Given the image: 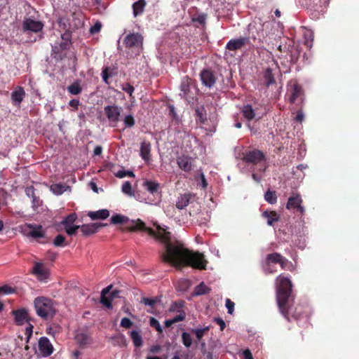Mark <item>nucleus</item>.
<instances>
[{"label": "nucleus", "instance_id": "53", "mask_svg": "<svg viewBox=\"0 0 359 359\" xmlns=\"http://www.w3.org/2000/svg\"><path fill=\"white\" fill-rule=\"evenodd\" d=\"M72 39V32L67 30L61 35V41H66L70 44H72L71 41Z\"/></svg>", "mask_w": 359, "mask_h": 359}, {"label": "nucleus", "instance_id": "44", "mask_svg": "<svg viewBox=\"0 0 359 359\" xmlns=\"http://www.w3.org/2000/svg\"><path fill=\"white\" fill-rule=\"evenodd\" d=\"M182 340L183 344L187 348L190 347L191 346V344H192L191 337L190 334H189V333H187L186 332H182Z\"/></svg>", "mask_w": 359, "mask_h": 359}, {"label": "nucleus", "instance_id": "40", "mask_svg": "<svg viewBox=\"0 0 359 359\" xmlns=\"http://www.w3.org/2000/svg\"><path fill=\"white\" fill-rule=\"evenodd\" d=\"M53 243L55 247H64L68 245L66 242L65 237L62 234H58L54 238Z\"/></svg>", "mask_w": 359, "mask_h": 359}, {"label": "nucleus", "instance_id": "28", "mask_svg": "<svg viewBox=\"0 0 359 359\" xmlns=\"http://www.w3.org/2000/svg\"><path fill=\"white\" fill-rule=\"evenodd\" d=\"M143 187L145 188L147 191H148L151 194H154L158 192L160 184L155 181L146 180L143 183Z\"/></svg>", "mask_w": 359, "mask_h": 359}, {"label": "nucleus", "instance_id": "41", "mask_svg": "<svg viewBox=\"0 0 359 359\" xmlns=\"http://www.w3.org/2000/svg\"><path fill=\"white\" fill-rule=\"evenodd\" d=\"M195 111L198 121L204 123L207 121V114L204 107H198Z\"/></svg>", "mask_w": 359, "mask_h": 359}, {"label": "nucleus", "instance_id": "8", "mask_svg": "<svg viewBox=\"0 0 359 359\" xmlns=\"http://www.w3.org/2000/svg\"><path fill=\"white\" fill-rule=\"evenodd\" d=\"M243 160L247 163L257 165L262 161H265L266 157L262 151L257 149H254L247 151L244 154Z\"/></svg>", "mask_w": 359, "mask_h": 359}, {"label": "nucleus", "instance_id": "27", "mask_svg": "<svg viewBox=\"0 0 359 359\" xmlns=\"http://www.w3.org/2000/svg\"><path fill=\"white\" fill-rule=\"evenodd\" d=\"M75 340L80 346H85L91 342V339L86 332L77 333L75 336Z\"/></svg>", "mask_w": 359, "mask_h": 359}, {"label": "nucleus", "instance_id": "19", "mask_svg": "<svg viewBox=\"0 0 359 359\" xmlns=\"http://www.w3.org/2000/svg\"><path fill=\"white\" fill-rule=\"evenodd\" d=\"M177 163L180 169L184 172H189L192 170L191 158L188 156L182 155L177 158Z\"/></svg>", "mask_w": 359, "mask_h": 359}, {"label": "nucleus", "instance_id": "20", "mask_svg": "<svg viewBox=\"0 0 359 359\" xmlns=\"http://www.w3.org/2000/svg\"><path fill=\"white\" fill-rule=\"evenodd\" d=\"M151 145L149 142L144 141L141 143L140 146V156L146 162L148 163L150 161V152Z\"/></svg>", "mask_w": 359, "mask_h": 359}, {"label": "nucleus", "instance_id": "54", "mask_svg": "<svg viewBox=\"0 0 359 359\" xmlns=\"http://www.w3.org/2000/svg\"><path fill=\"white\" fill-rule=\"evenodd\" d=\"M120 325L124 328L128 329L133 325V322L128 318L121 319Z\"/></svg>", "mask_w": 359, "mask_h": 359}, {"label": "nucleus", "instance_id": "58", "mask_svg": "<svg viewBox=\"0 0 359 359\" xmlns=\"http://www.w3.org/2000/svg\"><path fill=\"white\" fill-rule=\"evenodd\" d=\"M180 314L176 316L175 318H172V320H173V323H176L177 322H180V321H182L185 319V313L184 311H181L180 312H179Z\"/></svg>", "mask_w": 359, "mask_h": 359}, {"label": "nucleus", "instance_id": "47", "mask_svg": "<svg viewBox=\"0 0 359 359\" xmlns=\"http://www.w3.org/2000/svg\"><path fill=\"white\" fill-rule=\"evenodd\" d=\"M207 19V14L201 13L192 18V21L199 23L201 25H205Z\"/></svg>", "mask_w": 359, "mask_h": 359}, {"label": "nucleus", "instance_id": "51", "mask_svg": "<svg viewBox=\"0 0 359 359\" xmlns=\"http://www.w3.org/2000/svg\"><path fill=\"white\" fill-rule=\"evenodd\" d=\"M115 175H116V177H117L118 178H123L126 176L132 177H135L133 172L129 171V170L126 171L124 170L118 171Z\"/></svg>", "mask_w": 359, "mask_h": 359}, {"label": "nucleus", "instance_id": "55", "mask_svg": "<svg viewBox=\"0 0 359 359\" xmlns=\"http://www.w3.org/2000/svg\"><path fill=\"white\" fill-rule=\"evenodd\" d=\"M156 299L153 298H148V297H144L142 299V302L144 303L145 305L150 306L151 307L154 306V305L156 303Z\"/></svg>", "mask_w": 359, "mask_h": 359}, {"label": "nucleus", "instance_id": "9", "mask_svg": "<svg viewBox=\"0 0 359 359\" xmlns=\"http://www.w3.org/2000/svg\"><path fill=\"white\" fill-rule=\"evenodd\" d=\"M281 256L282 255L278 252L270 253L266 256L264 266L263 267L265 273L271 274L276 272V270L273 269L271 265L273 264H278Z\"/></svg>", "mask_w": 359, "mask_h": 359}, {"label": "nucleus", "instance_id": "56", "mask_svg": "<svg viewBox=\"0 0 359 359\" xmlns=\"http://www.w3.org/2000/svg\"><path fill=\"white\" fill-rule=\"evenodd\" d=\"M102 25L100 22H96L93 26H92L90 29V32L92 34H96L99 32L101 29Z\"/></svg>", "mask_w": 359, "mask_h": 359}, {"label": "nucleus", "instance_id": "62", "mask_svg": "<svg viewBox=\"0 0 359 359\" xmlns=\"http://www.w3.org/2000/svg\"><path fill=\"white\" fill-rule=\"evenodd\" d=\"M79 104H80V102L79 100H76V99H72L69 102V105L70 107L74 108L76 110L78 109Z\"/></svg>", "mask_w": 359, "mask_h": 359}, {"label": "nucleus", "instance_id": "11", "mask_svg": "<svg viewBox=\"0 0 359 359\" xmlns=\"http://www.w3.org/2000/svg\"><path fill=\"white\" fill-rule=\"evenodd\" d=\"M121 111L122 108L115 104L108 105L104 107V114L109 121L115 124L120 121Z\"/></svg>", "mask_w": 359, "mask_h": 359}, {"label": "nucleus", "instance_id": "59", "mask_svg": "<svg viewBox=\"0 0 359 359\" xmlns=\"http://www.w3.org/2000/svg\"><path fill=\"white\" fill-rule=\"evenodd\" d=\"M57 45L59 46V48L63 50H67L69 48L71 44L63 41H60V42H57Z\"/></svg>", "mask_w": 359, "mask_h": 359}, {"label": "nucleus", "instance_id": "15", "mask_svg": "<svg viewBox=\"0 0 359 359\" xmlns=\"http://www.w3.org/2000/svg\"><path fill=\"white\" fill-rule=\"evenodd\" d=\"M106 226H107V224L96 222L80 225L79 229L84 236H90L97 232L100 228Z\"/></svg>", "mask_w": 359, "mask_h": 359}, {"label": "nucleus", "instance_id": "7", "mask_svg": "<svg viewBox=\"0 0 359 359\" xmlns=\"http://www.w3.org/2000/svg\"><path fill=\"white\" fill-rule=\"evenodd\" d=\"M23 233L28 237L35 239L45 238V231L41 225L35 224H26L23 229Z\"/></svg>", "mask_w": 359, "mask_h": 359}, {"label": "nucleus", "instance_id": "46", "mask_svg": "<svg viewBox=\"0 0 359 359\" xmlns=\"http://www.w3.org/2000/svg\"><path fill=\"white\" fill-rule=\"evenodd\" d=\"M149 325H150L151 327L155 328L156 330L158 333H162L163 332L162 327L161 326L158 320H156L155 318H154V317H151L150 318Z\"/></svg>", "mask_w": 359, "mask_h": 359}, {"label": "nucleus", "instance_id": "13", "mask_svg": "<svg viewBox=\"0 0 359 359\" xmlns=\"http://www.w3.org/2000/svg\"><path fill=\"white\" fill-rule=\"evenodd\" d=\"M11 313L14 316V321L18 325H22L25 323H29L32 320V318L29 316L28 311L26 309H18L12 311Z\"/></svg>", "mask_w": 359, "mask_h": 359}, {"label": "nucleus", "instance_id": "5", "mask_svg": "<svg viewBox=\"0 0 359 359\" xmlns=\"http://www.w3.org/2000/svg\"><path fill=\"white\" fill-rule=\"evenodd\" d=\"M123 43L128 49H131L135 55H139L142 49L143 37L139 33H132L128 34L124 40Z\"/></svg>", "mask_w": 359, "mask_h": 359}, {"label": "nucleus", "instance_id": "33", "mask_svg": "<svg viewBox=\"0 0 359 359\" xmlns=\"http://www.w3.org/2000/svg\"><path fill=\"white\" fill-rule=\"evenodd\" d=\"M211 289L206 286L203 282L198 285L194 291V295L199 296L208 294Z\"/></svg>", "mask_w": 359, "mask_h": 359}, {"label": "nucleus", "instance_id": "21", "mask_svg": "<svg viewBox=\"0 0 359 359\" xmlns=\"http://www.w3.org/2000/svg\"><path fill=\"white\" fill-rule=\"evenodd\" d=\"M112 288V285H110L107 286V287L104 288L101 292V299L100 302L105 306L107 308L109 309L111 308V302L113 301L110 296L107 297V294H108L110 292V290Z\"/></svg>", "mask_w": 359, "mask_h": 359}, {"label": "nucleus", "instance_id": "36", "mask_svg": "<svg viewBox=\"0 0 359 359\" xmlns=\"http://www.w3.org/2000/svg\"><path fill=\"white\" fill-rule=\"evenodd\" d=\"M264 199L270 204H275L277 202L276 191L268 190L264 194Z\"/></svg>", "mask_w": 359, "mask_h": 359}, {"label": "nucleus", "instance_id": "25", "mask_svg": "<svg viewBox=\"0 0 359 359\" xmlns=\"http://www.w3.org/2000/svg\"><path fill=\"white\" fill-rule=\"evenodd\" d=\"M302 203V199L299 194H296L295 196H290L288 198L287 203L286 204V208L287 210L297 208L299 205Z\"/></svg>", "mask_w": 359, "mask_h": 359}, {"label": "nucleus", "instance_id": "38", "mask_svg": "<svg viewBox=\"0 0 359 359\" xmlns=\"http://www.w3.org/2000/svg\"><path fill=\"white\" fill-rule=\"evenodd\" d=\"M50 191L57 195L63 194L66 190V187L61 184H53L50 187Z\"/></svg>", "mask_w": 359, "mask_h": 359}, {"label": "nucleus", "instance_id": "57", "mask_svg": "<svg viewBox=\"0 0 359 359\" xmlns=\"http://www.w3.org/2000/svg\"><path fill=\"white\" fill-rule=\"evenodd\" d=\"M234 302H233L231 299H226V307L228 309V313L232 314L234 309Z\"/></svg>", "mask_w": 359, "mask_h": 359}, {"label": "nucleus", "instance_id": "30", "mask_svg": "<svg viewBox=\"0 0 359 359\" xmlns=\"http://www.w3.org/2000/svg\"><path fill=\"white\" fill-rule=\"evenodd\" d=\"M130 336L135 347H140L142 346V337L139 332L132 330L130 333Z\"/></svg>", "mask_w": 359, "mask_h": 359}, {"label": "nucleus", "instance_id": "42", "mask_svg": "<svg viewBox=\"0 0 359 359\" xmlns=\"http://www.w3.org/2000/svg\"><path fill=\"white\" fill-rule=\"evenodd\" d=\"M112 76V69L111 67H104L103 69H102V80L103 81L107 83V84H109V78Z\"/></svg>", "mask_w": 359, "mask_h": 359}, {"label": "nucleus", "instance_id": "14", "mask_svg": "<svg viewBox=\"0 0 359 359\" xmlns=\"http://www.w3.org/2000/svg\"><path fill=\"white\" fill-rule=\"evenodd\" d=\"M290 93L289 101L290 103H294L298 99L302 100L303 95V89L297 82L293 83L288 89Z\"/></svg>", "mask_w": 359, "mask_h": 359}, {"label": "nucleus", "instance_id": "50", "mask_svg": "<svg viewBox=\"0 0 359 359\" xmlns=\"http://www.w3.org/2000/svg\"><path fill=\"white\" fill-rule=\"evenodd\" d=\"M122 191L128 195H133L132 192V185L130 182H125L122 185Z\"/></svg>", "mask_w": 359, "mask_h": 359}, {"label": "nucleus", "instance_id": "64", "mask_svg": "<svg viewBox=\"0 0 359 359\" xmlns=\"http://www.w3.org/2000/svg\"><path fill=\"white\" fill-rule=\"evenodd\" d=\"M215 323L219 325L220 327V330H224L225 327H226V324H225V322L220 318H216L215 319Z\"/></svg>", "mask_w": 359, "mask_h": 359}, {"label": "nucleus", "instance_id": "10", "mask_svg": "<svg viewBox=\"0 0 359 359\" xmlns=\"http://www.w3.org/2000/svg\"><path fill=\"white\" fill-rule=\"evenodd\" d=\"M200 79L203 86L208 88H212L217 81V76L210 69H204L200 73Z\"/></svg>", "mask_w": 359, "mask_h": 359}, {"label": "nucleus", "instance_id": "63", "mask_svg": "<svg viewBox=\"0 0 359 359\" xmlns=\"http://www.w3.org/2000/svg\"><path fill=\"white\" fill-rule=\"evenodd\" d=\"M34 191L35 190L33 187H27L25 190L27 196L30 198H32L36 196Z\"/></svg>", "mask_w": 359, "mask_h": 359}, {"label": "nucleus", "instance_id": "35", "mask_svg": "<svg viewBox=\"0 0 359 359\" xmlns=\"http://www.w3.org/2000/svg\"><path fill=\"white\" fill-rule=\"evenodd\" d=\"M67 90L72 95H78L81 93L82 88L79 82L76 81L68 86Z\"/></svg>", "mask_w": 359, "mask_h": 359}, {"label": "nucleus", "instance_id": "4", "mask_svg": "<svg viewBox=\"0 0 359 359\" xmlns=\"http://www.w3.org/2000/svg\"><path fill=\"white\" fill-rule=\"evenodd\" d=\"M193 89L196 90L195 81L187 76L183 77L180 83V96L188 102H192L196 95Z\"/></svg>", "mask_w": 359, "mask_h": 359}, {"label": "nucleus", "instance_id": "17", "mask_svg": "<svg viewBox=\"0 0 359 359\" xmlns=\"http://www.w3.org/2000/svg\"><path fill=\"white\" fill-rule=\"evenodd\" d=\"M248 41V39L246 37H240L236 39H231L227 43L226 48L229 50H237L243 48Z\"/></svg>", "mask_w": 359, "mask_h": 359}, {"label": "nucleus", "instance_id": "52", "mask_svg": "<svg viewBox=\"0 0 359 359\" xmlns=\"http://www.w3.org/2000/svg\"><path fill=\"white\" fill-rule=\"evenodd\" d=\"M122 90L123 91H125L126 93H127L128 94H129V95L130 97H132L133 93L135 89H134V87L133 86H131L128 83H126L123 85Z\"/></svg>", "mask_w": 359, "mask_h": 359}, {"label": "nucleus", "instance_id": "45", "mask_svg": "<svg viewBox=\"0 0 359 359\" xmlns=\"http://www.w3.org/2000/svg\"><path fill=\"white\" fill-rule=\"evenodd\" d=\"M123 121L125 128H132L135 124V118L131 114L126 116Z\"/></svg>", "mask_w": 359, "mask_h": 359}, {"label": "nucleus", "instance_id": "37", "mask_svg": "<svg viewBox=\"0 0 359 359\" xmlns=\"http://www.w3.org/2000/svg\"><path fill=\"white\" fill-rule=\"evenodd\" d=\"M128 221V218L126 216L116 214L111 217V223L113 224H124Z\"/></svg>", "mask_w": 359, "mask_h": 359}, {"label": "nucleus", "instance_id": "29", "mask_svg": "<svg viewBox=\"0 0 359 359\" xmlns=\"http://www.w3.org/2000/svg\"><path fill=\"white\" fill-rule=\"evenodd\" d=\"M146 6L145 0H138L133 4V15L136 17L143 13Z\"/></svg>", "mask_w": 359, "mask_h": 359}, {"label": "nucleus", "instance_id": "60", "mask_svg": "<svg viewBox=\"0 0 359 359\" xmlns=\"http://www.w3.org/2000/svg\"><path fill=\"white\" fill-rule=\"evenodd\" d=\"M33 327V325L29 323V327L26 328L25 334L27 336V342L29 341V338L32 335Z\"/></svg>", "mask_w": 359, "mask_h": 359}, {"label": "nucleus", "instance_id": "26", "mask_svg": "<svg viewBox=\"0 0 359 359\" xmlns=\"http://www.w3.org/2000/svg\"><path fill=\"white\" fill-rule=\"evenodd\" d=\"M51 56L57 61L63 60L66 56L65 50L59 48L57 42L55 43L54 45H52Z\"/></svg>", "mask_w": 359, "mask_h": 359}, {"label": "nucleus", "instance_id": "43", "mask_svg": "<svg viewBox=\"0 0 359 359\" xmlns=\"http://www.w3.org/2000/svg\"><path fill=\"white\" fill-rule=\"evenodd\" d=\"M76 218L77 216L75 213L69 214L62 221L61 224L64 226H70L76 221Z\"/></svg>", "mask_w": 359, "mask_h": 359}, {"label": "nucleus", "instance_id": "23", "mask_svg": "<svg viewBox=\"0 0 359 359\" xmlns=\"http://www.w3.org/2000/svg\"><path fill=\"white\" fill-rule=\"evenodd\" d=\"M262 217L267 220V224L269 226H273L275 222H277L280 219V216L276 211H264L262 213Z\"/></svg>", "mask_w": 359, "mask_h": 359}, {"label": "nucleus", "instance_id": "61", "mask_svg": "<svg viewBox=\"0 0 359 359\" xmlns=\"http://www.w3.org/2000/svg\"><path fill=\"white\" fill-rule=\"evenodd\" d=\"M32 198V208L36 210L40 205V199L38 196H35Z\"/></svg>", "mask_w": 359, "mask_h": 359}, {"label": "nucleus", "instance_id": "49", "mask_svg": "<svg viewBox=\"0 0 359 359\" xmlns=\"http://www.w3.org/2000/svg\"><path fill=\"white\" fill-rule=\"evenodd\" d=\"M80 225H74V226H65V229L66 233L69 236H73L76 233V231L79 229Z\"/></svg>", "mask_w": 359, "mask_h": 359}, {"label": "nucleus", "instance_id": "24", "mask_svg": "<svg viewBox=\"0 0 359 359\" xmlns=\"http://www.w3.org/2000/svg\"><path fill=\"white\" fill-rule=\"evenodd\" d=\"M191 198V194H184L180 195L177 201L176 202V207L179 210H182L185 208L190 203V200Z\"/></svg>", "mask_w": 359, "mask_h": 359}, {"label": "nucleus", "instance_id": "6", "mask_svg": "<svg viewBox=\"0 0 359 359\" xmlns=\"http://www.w3.org/2000/svg\"><path fill=\"white\" fill-rule=\"evenodd\" d=\"M43 23L41 21L36 20L30 17H25L22 24V29L24 32H32L38 33L43 28Z\"/></svg>", "mask_w": 359, "mask_h": 359}, {"label": "nucleus", "instance_id": "48", "mask_svg": "<svg viewBox=\"0 0 359 359\" xmlns=\"http://www.w3.org/2000/svg\"><path fill=\"white\" fill-rule=\"evenodd\" d=\"M184 302H183V301L175 302L171 304L170 311H172V312H174V311L180 312L182 311L180 309L184 306Z\"/></svg>", "mask_w": 359, "mask_h": 359}, {"label": "nucleus", "instance_id": "16", "mask_svg": "<svg viewBox=\"0 0 359 359\" xmlns=\"http://www.w3.org/2000/svg\"><path fill=\"white\" fill-rule=\"evenodd\" d=\"M32 273L40 281L46 280L48 278L50 273L48 269L45 268L43 264L36 262L32 269Z\"/></svg>", "mask_w": 359, "mask_h": 359}, {"label": "nucleus", "instance_id": "2", "mask_svg": "<svg viewBox=\"0 0 359 359\" xmlns=\"http://www.w3.org/2000/svg\"><path fill=\"white\" fill-rule=\"evenodd\" d=\"M276 301L280 312L288 321L290 320V316L298 320L303 314V308L299 306L295 308L294 312L292 311L291 306L292 285L290 279L280 274L276 278Z\"/></svg>", "mask_w": 359, "mask_h": 359}, {"label": "nucleus", "instance_id": "22", "mask_svg": "<svg viewBox=\"0 0 359 359\" xmlns=\"http://www.w3.org/2000/svg\"><path fill=\"white\" fill-rule=\"evenodd\" d=\"M88 216L92 220L105 219L109 216V211L107 209H102L97 211H90L88 213Z\"/></svg>", "mask_w": 359, "mask_h": 359}, {"label": "nucleus", "instance_id": "12", "mask_svg": "<svg viewBox=\"0 0 359 359\" xmlns=\"http://www.w3.org/2000/svg\"><path fill=\"white\" fill-rule=\"evenodd\" d=\"M39 354L44 358L48 357L53 352V346L46 337L39 339L38 343Z\"/></svg>", "mask_w": 359, "mask_h": 359}, {"label": "nucleus", "instance_id": "3", "mask_svg": "<svg viewBox=\"0 0 359 359\" xmlns=\"http://www.w3.org/2000/svg\"><path fill=\"white\" fill-rule=\"evenodd\" d=\"M34 306L36 315L45 320L52 319L57 311L54 301L43 296L34 299Z\"/></svg>", "mask_w": 359, "mask_h": 359}, {"label": "nucleus", "instance_id": "39", "mask_svg": "<svg viewBox=\"0 0 359 359\" xmlns=\"http://www.w3.org/2000/svg\"><path fill=\"white\" fill-rule=\"evenodd\" d=\"M210 327L206 326L201 329H192L191 332L195 334L198 340H201L203 336L209 331Z\"/></svg>", "mask_w": 359, "mask_h": 359}, {"label": "nucleus", "instance_id": "32", "mask_svg": "<svg viewBox=\"0 0 359 359\" xmlns=\"http://www.w3.org/2000/svg\"><path fill=\"white\" fill-rule=\"evenodd\" d=\"M264 79L266 86L274 83L276 82L274 75L271 68H266L264 72Z\"/></svg>", "mask_w": 359, "mask_h": 359}, {"label": "nucleus", "instance_id": "18", "mask_svg": "<svg viewBox=\"0 0 359 359\" xmlns=\"http://www.w3.org/2000/svg\"><path fill=\"white\" fill-rule=\"evenodd\" d=\"M25 96V91L22 86H17L11 93V100L15 106H19Z\"/></svg>", "mask_w": 359, "mask_h": 359}, {"label": "nucleus", "instance_id": "1", "mask_svg": "<svg viewBox=\"0 0 359 359\" xmlns=\"http://www.w3.org/2000/svg\"><path fill=\"white\" fill-rule=\"evenodd\" d=\"M127 229L129 231H144L154 237L165 244V252L161 255V259L165 263L181 269L184 266H191L199 270H205L208 261L203 254L198 252H194L186 248L182 243L176 241L172 242L171 233L166 229L156 226V229L147 227L145 223L140 219L132 220L131 224Z\"/></svg>", "mask_w": 359, "mask_h": 359}, {"label": "nucleus", "instance_id": "31", "mask_svg": "<svg viewBox=\"0 0 359 359\" xmlns=\"http://www.w3.org/2000/svg\"><path fill=\"white\" fill-rule=\"evenodd\" d=\"M242 113L248 121L252 120L255 116V111L250 104L244 105L242 109Z\"/></svg>", "mask_w": 359, "mask_h": 359}, {"label": "nucleus", "instance_id": "34", "mask_svg": "<svg viewBox=\"0 0 359 359\" xmlns=\"http://www.w3.org/2000/svg\"><path fill=\"white\" fill-rule=\"evenodd\" d=\"M278 264H280L281 269L284 270L293 271L295 269L293 264L283 255L281 256L280 262Z\"/></svg>", "mask_w": 359, "mask_h": 359}]
</instances>
